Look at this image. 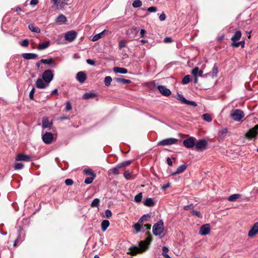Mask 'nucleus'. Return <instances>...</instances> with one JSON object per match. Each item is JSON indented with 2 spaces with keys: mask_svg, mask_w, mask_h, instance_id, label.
<instances>
[{
  "mask_svg": "<svg viewBox=\"0 0 258 258\" xmlns=\"http://www.w3.org/2000/svg\"><path fill=\"white\" fill-rule=\"evenodd\" d=\"M152 240V238L150 236H148L145 241H141L139 242V246H133L130 247L129 249L130 253L132 255H136L138 253H142L145 251L148 247V245L150 243Z\"/></svg>",
  "mask_w": 258,
  "mask_h": 258,
  "instance_id": "nucleus-1",
  "label": "nucleus"
},
{
  "mask_svg": "<svg viewBox=\"0 0 258 258\" xmlns=\"http://www.w3.org/2000/svg\"><path fill=\"white\" fill-rule=\"evenodd\" d=\"M48 85V70H45L36 82V86L39 89H44Z\"/></svg>",
  "mask_w": 258,
  "mask_h": 258,
  "instance_id": "nucleus-2",
  "label": "nucleus"
},
{
  "mask_svg": "<svg viewBox=\"0 0 258 258\" xmlns=\"http://www.w3.org/2000/svg\"><path fill=\"white\" fill-rule=\"evenodd\" d=\"M132 163L130 160L123 161L117 164L115 167L110 169L108 171L109 175L111 174L118 175L120 173V171L123 168L130 165Z\"/></svg>",
  "mask_w": 258,
  "mask_h": 258,
  "instance_id": "nucleus-3",
  "label": "nucleus"
},
{
  "mask_svg": "<svg viewBox=\"0 0 258 258\" xmlns=\"http://www.w3.org/2000/svg\"><path fill=\"white\" fill-rule=\"evenodd\" d=\"M69 0H51L52 8L54 10H60L68 5Z\"/></svg>",
  "mask_w": 258,
  "mask_h": 258,
  "instance_id": "nucleus-4",
  "label": "nucleus"
},
{
  "mask_svg": "<svg viewBox=\"0 0 258 258\" xmlns=\"http://www.w3.org/2000/svg\"><path fill=\"white\" fill-rule=\"evenodd\" d=\"M163 224L164 223L163 220H161L153 225V233L154 235H160L163 232Z\"/></svg>",
  "mask_w": 258,
  "mask_h": 258,
  "instance_id": "nucleus-5",
  "label": "nucleus"
},
{
  "mask_svg": "<svg viewBox=\"0 0 258 258\" xmlns=\"http://www.w3.org/2000/svg\"><path fill=\"white\" fill-rule=\"evenodd\" d=\"M231 117L235 121H240L244 117L243 112L240 109H233L230 112Z\"/></svg>",
  "mask_w": 258,
  "mask_h": 258,
  "instance_id": "nucleus-6",
  "label": "nucleus"
},
{
  "mask_svg": "<svg viewBox=\"0 0 258 258\" xmlns=\"http://www.w3.org/2000/svg\"><path fill=\"white\" fill-rule=\"evenodd\" d=\"M208 145L207 141L205 139H201L195 142V148L197 151H203L206 149Z\"/></svg>",
  "mask_w": 258,
  "mask_h": 258,
  "instance_id": "nucleus-7",
  "label": "nucleus"
},
{
  "mask_svg": "<svg viewBox=\"0 0 258 258\" xmlns=\"http://www.w3.org/2000/svg\"><path fill=\"white\" fill-rule=\"evenodd\" d=\"M178 142V140L175 138H170L164 139L158 143V146H169L176 144Z\"/></svg>",
  "mask_w": 258,
  "mask_h": 258,
  "instance_id": "nucleus-8",
  "label": "nucleus"
},
{
  "mask_svg": "<svg viewBox=\"0 0 258 258\" xmlns=\"http://www.w3.org/2000/svg\"><path fill=\"white\" fill-rule=\"evenodd\" d=\"M258 134V124L254 126V127L250 129L245 134L247 139L250 140L254 138Z\"/></svg>",
  "mask_w": 258,
  "mask_h": 258,
  "instance_id": "nucleus-9",
  "label": "nucleus"
},
{
  "mask_svg": "<svg viewBox=\"0 0 258 258\" xmlns=\"http://www.w3.org/2000/svg\"><path fill=\"white\" fill-rule=\"evenodd\" d=\"M196 139L194 137H189L184 140L183 142V146L188 149H190L195 146Z\"/></svg>",
  "mask_w": 258,
  "mask_h": 258,
  "instance_id": "nucleus-10",
  "label": "nucleus"
},
{
  "mask_svg": "<svg viewBox=\"0 0 258 258\" xmlns=\"http://www.w3.org/2000/svg\"><path fill=\"white\" fill-rule=\"evenodd\" d=\"M77 37V33L73 31L68 32L66 33L64 37L66 40L69 42H72Z\"/></svg>",
  "mask_w": 258,
  "mask_h": 258,
  "instance_id": "nucleus-11",
  "label": "nucleus"
},
{
  "mask_svg": "<svg viewBox=\"0 0 258 258\" xmlns=\"http://www.w3.org/2000/svg\"><path fill=\"white\" fill-rule=\"evenodd\" d=\"M203 71L202 70H199V68L197 67L194 68L191 71V74L194 77H206L208 74L203 75Z\"/></svg>",
  "mask_w": 258,
  "mask_h": 258,
  "instance_id": "nucleus-12",
  "label": "nucleus"
},
{
  "mask_svg": "<svg viewBox=\"0 0 258 258\" xmlns=\"http://www.w3.org/2000/svg\"><path fill=\"white\" fill-rule=\"evenodd\" d=\"M158 89L160 93L165 96H169L171 93L170 90L164 86H158Z\"/></svg>",
  "mask_w": 258,
  "mask_h": 258,
  "instance_id": "nucleus-13",
  "label": "nucleus"
},
{
  "mask_svg": "<svg viewBox=\"0 0 258 258\" xmlns=\"http://www.w3.org/2000/svg\"><path fill=\"white\" fill-rule=\"evenodd\" d=\"M210 225L207 224H205V225H203L201 227L199 233L201 235H206L210 233Z\"/></svg>",
  "mask_w": 258,
  "mask_h": 258,
  "instance_id": "nucleus-14",
  "label": "nucleus"
},
{
  "mask_svg": "<svg viewBox=\"0 0 258 258\" xmlns=\"http://www.w3.org/2000/svg\"><path fill=\"white\" fill-rule=\"evenodd\" d=\"M258 233V222H256L252 226L248 232V235L249 237H253Z\"/></svg>",
  "mask_w": 258,
  "mask_h": 258,
  "instance_id": "nucleus-15",
  "label": "nucleus"
},
{
  "mask_svg": "<svg viewBox=\"0 0 258 258\" xmlns=\"http://www.w3.org/2000/svg\"><path fill=\"white\" fill-rule=\"evenodd\" d=\"M77 80L81 83H84L86 79V75L83 72H79L76 75Z\"/></svg>",
  "mask_w": 258,
  "mask_h": 258,
  "instance_id": "nucleus-16",
  "label": "nucleus"
},
{
  "mask_svg": "<svg viewBox=\"0 0 258 258\" xmlns=\"http://www.w3.org/2000/svg\"><path fill=\"white\" fill-rule=\"evenodd\" d=\"M22 57L26 59H34L38 57V55L33 53H24L22 54Z\"/></svg>",
  "mask_w": 258,
  "mask_h": 258,
  "instance_id": "nucleus-17",
  "label": "nucleus"
},
{
  "mask_svg": "<svg viewBox=\"0 0 258 258\" xmlns=\"http://www.w3.org/2000/svg\"><path fill=\"white\" fill-rule=\"evenodd\" d=\"M30 159V156L21 154H18L16 157V160L17 161H29Z\"/></svg>",
  "mask_w": 258,
  "mask_h": 258,
  "instance_id": "nucleus-18",
  "label": "nucleus"
},
{
  "mask_svg": "<svg viewBox=\"0 0 258 258\" xmlns=\"http://www.w3.org/2000/svg\"><path fill=\"white\" fill-rule=\"evenodd\" d=\"M228 132L226 128H224L221 130L218 133V140L219 141L223 140L226 137Z\"/></svg>",
  "mask_w": 258,
  "mask_h": 258,
  "instance_id": "nucleus-19",
  "label": "nucleus"
},
{
  "mask_svg": "<svg viewBox=\"0 0 258 258\" xmlns=\"http://www.w3.org/2000/svg\"><path fill=\"white\" fill-rule=\"evenodd\" d=\"M55 21L59 24H62L67 21V18L64 15L60 14L56 18Z\"/></svg>",
  "mask_w": 258,
  "mask_h": 258,
  "instance_id": "nucleus-20",
  "label": "nucleus"
},
{
  "mask_svg": "<svg viewBox=\"0 0 258 258\" xmlns=\"http://www.w3.org/2000/svg\"><path fill=\"white\" fill-rule=\"evenodd\" d=\"M186 164H182L180 166H179L176 169V170L172 173V175H176L180 174L184 171V170L186 168Z\"/></svg>",
  "mask_w": 258,
  "mask_h": 258,
  "instance_id": "nucleus-21",
  "label": "nucleus"
},
{
  "mask_svg": "<svg viewBox=\"0 0 258 258\" xmlns=\"http://www.w3.org/2000/svg\"><path fill=\"white\" fill-rule=\"evenodd\" d=\"M113 72L115 73L125 74L127 73V69L125 68H124L115 67L113 68Z\"/></svg>",
  "mask_w": 258,
  "mask_h": 258,
  "instance_id": "nucleus-22",
  "label": "nucleus"
},
{
  "mask_svg": "<svg viewBox=\"0 0 258 258\" xmlns=\"http://www.w3.org/2000/svg\"><path fill=\"white\" fill-rule=\"evenodd\" d=\"M133 227L136 230L137 233L141 231L144 232V230H142V229H143V223H139V220H138L137 223L135 224L133 226Z\"/></svg>",
  "mask_w": 258,
  "mask_h": 258,
  "instance_id": "nucleus-23",
  "label": "nucleus"
},
{
  "mask_svg": "<svg viewBox=\"0 0 258 258\" xmlns=\"http://www.w3.org/2000/svg\"><path fill=\"white\" fill-rule=\"evenodd\" d=\"M241 36V33L240 31H237L235 32L233 36L231 37V40L233 43L235 42L236 41L238 40Z\"/></svg>",
  "mask_w": 258,
  "mask_h": 258,
  "instance_id": "nucleus-24",
  "label": "nucleus"
},
{
  "mask_svg": "<svg viewBox=\"0 0 258 258\" xmlns=\"http://www.w3.org/2000/svg\"><path fill=\"white\" fill-rule=\"evenodd\" d=\"M110 225V222L107 220H104L102 221L101 227L102 231H105Z\"/></svg>",
  "mask_w": 258,
  "mask_h": 258,
  "instance_id": "nucleus-25",
  "label": "nucleus"
},
{
  "mask_svg": "<svg viewBox=\"0 0 258 258\" xmlns=\"http://www.w3.org/2000/svg\"><path fill=\"white\" fill-rule=\"evenodd\" d=\"M144 204L146 206L150 207H153L155 205V203L152 198H147L144 202Z\"/></svg>",
  "mask_w": 258,
  "mask_h": 258,
  "instance_id": "nucleus-26",
  "label": "nucleus"
},
{
  "mask_svg": "<svg viewBox=\"0 0 258 258\" xmlns=\"http://www.w3.org/2000/svg\"><path fill=\"white\" fill-rule=\"evenodd\" d=\"M96 96V94L94 93H86L83 94V98L84 99H89L90 98L95 97Z\"/></svg>",
  "mask_w": 258,
  "mask_h": 258,
  "instance_id": "nucleus-27",
  "label": "nucleus"
},
{
  "mask_svg": "<svg viewBox=\"0 0 258 258\" xmlns=\"http://www.w3.org/2000/svg\"><path fill=\"white\" fill-rule=\"evenodd\" d=\"M241 197L240 194H233L228 198V200L230 202H234Z\"/></svg>",
  "mask_w": 258,
  "mask_h": 258,
  "instance_id": "nucleus-28",
  "label": "nucleus"
},
{
  "mask_svg": "<svg viewBox=\"0 0 258 258\" xmlns=\"http://www.w3.org/2000/svg\"><path fill=\"white\" fill-rule=\"evenodd\" d=\"M57 138V134L54 131L53 133L49 132V144Z\"/></svg>",
  "mask_w": 258,
  "mask_h": 258,
  "instance_id": "nucleus-29",
  "label": "nucleus"
},
{
  "mask_svg": "<svg viewBox=\"0 0 258 258\" xmlns=\"http://www.w3.org/2000/svg\"><path fill=\"white\" fill-rule=\"evenodd\" d=\"M176 98L177 100H178V101H180L182 103L184 104H185L187 101V99L185 98H184L182 95L180 94L179 93L177 94Z\"/></svg>",
  "mask_w": 258,
  "mask_h": 258,
  "instance_id": "nucleus-30",
  "label": "nucleus"
},
{
  "mask_svg": "<svg viewBox=\"0 0 258 258\" xmlns=\"http://www.w3.org/2000/svg\"><path fill=\"white\" fill-rule=\"evenodd\" d=\"M116 81L117 83H120L122 84H130L131 83V81L128 79H125L121 78H118L116 79Z\"/></svg>",
  "mask_w": 258,
  "mask_h": 258,
  "instance_id": "nucleus-31",
  "label": "nucleus"
},
{
  "mask_svg": "<svg viewBox=\"0 0 258 258\" xmlns=\"http://www.w3.org/2000/svg\"><path fill=\"white\" fill-rule=\"evenodd\" d=\"M42 128L43 130L44 128H46L48 127V118L47 117H44L42 120ZM42 133H43V131H42Z\"/></svg>",
  "mask_w": 258,
  "mask_h": 258,
  "instance_id": "nucleus-32",
  "label": "nucleus"
},
{
  "mask_svg": "<svg viewBox=\"0 0 258 258\" xmlns=\"http://www.w3.org/2000/svg\"><path fill=\"white\" fill-rule=\"evenodd\" d=\"M142 5V2L140 0H135L133 3L132 6L135 8H138L141 7Z\"/></svg>",
  "mask_w": 258,
  "mask_h": 258,
  "instance_id": "nucleus-33",
  "label": "nucleus"
},
{
  "mask_svg": "<svg viewBox=\"0 0 258 258\" xmlns=\"http://www.w3.org/2000/svg\"><path fill=\"white\" fill-rule=\"evenodd\" d=\"M28 27L29 29L32 32L39 33L40 31V29L38 27H35L33 24H29Z\"/></svg>",
  "mask_w": 258,
  "mask_h": 258,
  "instance_id": "nucleus-34",
  "label": "nucleus"
},
{
  "mask_svg": "<svg viewBox=\"0 0 258 258\" xmlns=\"http://www.w3.org/2000/svg\"><path fill=\"white\" fill-rule=\"evenodd\" d=\"M48 46V41H46L39 44L38 49L39 50H42L47 48Z\"/></svg>",
  "mask_w": 258,
  "mask_h": 258,
  "instance_id": "nucleus-35",
  "label": "nucleus"
},
{
  "mask_svg": "<svg viewBox=\"0 0 258 258\" xmlns=\"http://www.w3.org/2000/svg\"><path fill=\"white\" fill-rule=\"evenodd\" d=\"M124 177L127 180L131 179L132 178V172H130L129 170L125 171L124 172Z\"/></svg>",
  "mask_w": 258,
  "mask_h": 258,
  "instance_id": "nucleus-36",
  "label": "nucleus"
},
{
  "mask_svg": "<svg viewBox=\"0 0 258 258\" xmlns=\"http://www.w3.org/2000/svg\"><path fill=\"white\" fill-rule=\"evenodd\" d=\"M218 73V67L216 66V64H214V66L213 68V69H212V77L214 78V77H217Z\"/></svg>",
  "mask_w": 258,
  "mask_h": 258,
  "instance_id": "nucleus-37",
  "label": "nucleus"
},
{
  "mask_svg": "<svg viewBox=\"0 0 258 258\" xmlns=\"http://www.w3.org/2000/svg\"><path fill=\"white\" fill-rule=\"evenodd\" d=\"M100 200L99 199L96 198L93 200L91 204L92 207H97L99 206Z\"/></svg>",
  "mask_w": 258,
  "mask_h": 258,
  "instance_id": "nucleus-38",
  "label": "nucleus"
},
{
  "mask_svg": "<svg viewBox=\"0 0 258 258\" xmlns=\"http://www.w3.org/2000/svg\"><path fill=\"white\" fill-rule=\"evenodd\" d=\"M142 197H143L142 193V192L139 193L135 196V199H134L135 201L138 203H140L142 201Z\"/></svg>",
  "mask_w": 258,
  "mask_h": 258,
  "instance_id": "nucleus-39",
  "label": "nucleus"
},
{
  "mask_svg": "<svg viewBox=\"0 0 258 258\" xmlns=\"http://www.w3.org/2000/svg\"><path fill=\"white\" fill-rule=\"evenodd\" d=\"M43 141L46 144H48V132H45L42 135V137Z\"/></svg>",
  "mask_w": 258,
  "mask_h": 258,
  "instance_id": "nucleus-40",
  "label": "nucleus"
},
{
  "mask_svg": "<svg viewBox=\"0 0 258 258\" xmlns=\"http://www.w3.org/2000/svg\"><path fill=\"white\" fill-rule=\"evenodd\" d=\"M105 32L104 31H103L102 32L97 34L96 35H94L92 38V41H96L98 40H99L100 38H101V36L103 35V33Z\"/></svg>",
  "mask_w": 258,
  "mask_h": 258,
  "instance_id": "nucleus-41",
  "label": "nucleus"
},
{
  "mask_svg": "<svg viewBox=\"0 0 258 258\" xmlns=\"http://www.w3.org/2000/svg\"><path fill=\"white\" fill-rule=\"evenodd\" d=\"M150 217V215L149 214H144L139 220V223H143V221H147L148 219Z\"/></svg>",
  "mask_w": 258,
  "mask_h": 258,
  "instance_id": "nucleus-42",
  "label": "nucleus"
},
{
  "mask_svg": "<svg viewBox=\"0 0 258 258\" xmlns=\"http://www.w3.org/2000/svg\"><path fill=\"white\" fill-rule=\"evenodd\" d=\"M112 81V78L110 76H107L104 79V83L106 86H109Z\"/></svg>",
  "mask_w": 258,
  "mask_h": 258,
  "instance_id": "nucleus-43",
  "label": "nucleus"
},
{
  "mask_svg": "<svg viewBox=\"0 0 258 258\" xmlns=\"http://www.w3.org/2000/svg\"><path fill=\"white\" fill-rule=\"evenodd\" d=\"M203 119L208 121V122H211L212 120V118L211 117L210 115L208 113H205L203 115Z\"/></svg>",
  "mask_w": 258,
  "mask_h": 258,
  "instance_id": "nucleus-44",
  "label": "nucleus"
},
{
  "mask_svg": "<svg viewBox=\"0 0 258 258\" xmlns=\"http://www.w3.org/2000/svg\"><path fill=\"white\" fill-rule=\"evenodd\" d=\"M190 81L189 75H186L184 77L182 80V83L184 85L188 84Z\"/></svg>",
  "mask_w": 258,
  "mask_h": 258,
  "instance_id": "nucleus-45",
  "label": "nucleus"
},
{
  "mask_svg": "<svg viewBox=\"0 0 258 258\" xmlns=\"http://www.w3.org/2000/svg\"><path fill=\"white\" fill-rule=\"evenodd\" d=\"M244 41L242 40L238 42H234L232 43V46L234 47H238L240 45H241L242 47H244Z\"/></svg>",
  "mask_w": 258,
  "mask_h": 258,
  "instance_id": "nucleus-46",
  "label": "nucleus"
},
{
  "mask_svg": "<svg viewBox=\"0 0 258 258\" xmlns=\"http://www.w3.org/2000/svg\"><path fill=\"white\" fill-rule=\"evenodd\" d=\"M83 172L86 174L89 175H93L95 176V174L92 172L91 170L89 168H86L83 170Z\"/></svg>",
  "mask_w": 258,
  "mask_h": 258,
  "instance_id": "nucleus-47",
  "label": "nucleus"
},
{
  "mask_svg": "<svg viewBox=\"0 0 258 258\" xmlns=\"http://www.w3.org/2000/svg\"><path fill=\"white\" fill-rule=\"evenodd\" d=\"M24 167V164L21 163H16L15 164V169L16 170H20Z\"/></svg>",
  "mask_w": 258,
  "mask_h": 258,
  "instance_id": "nucleus-48",
  "label": "nucleus"
},
{
  "mask_svg": "<svg viewBox=\"0 0 258 258\" xmlns=\"http://www.w3.org/2000/svg\"><path fill=\"white\" fill-rule=\"evenodd\" d=\"M125 43L126 41L124 40H122L119 42L118 44V48L119 49H122L123 47H125Z\"/></svg>",
  "mask_w": 258,
  "mask_h": 258,
  "instance_id": "nucleus-49",
  "label": "nucleus"
},
{
  "mask_svg": "<svg viewBox=\"0 0 258 258\" xmlns=\"http://www.w3.org/2000/svg\"><path fill=\"white\" fill-rule=\"evenodd\" d=\"M94 177H88L85 179L84 182L86 184H91L92 183V182L94 180Z\"/></svg>",
  "mask_w": 258,
  "mask_h": 258,
  "instance_id": "nucleus-50",
  "label": "nucleus"
},
{
  "mask_svg": "<svg viewBox=\"0 0 258 258\" xmlns=\"http://www.w3.org/2000/svg\"><path fill=\"white\" fill-rule=\"evenodd\" d=\"M72 108V106L71 103L69 101H67L66 106V107L64 109L65 111H69L70 110H71Z\"/></svg>",
  "mask_w": 258,
  "mask_h": 258,
  "instance_id": "nucleus-51",
  "label": "nucleus"
},
{
  "mask_svg": "<svg viewBox=\"0 0 258 258\" xmlns=\"http://www.w3.org/2000/svg\"><path fill=\"white\" fill-rule=\"evenodd\" d=\"M66 185L68 186L72 185L74 183V181L71 178H68L64 180Z\"/></svg>",
  "mask_w": 258,
  "mask_h": 258,
  "instance_id": "nucleus-52",
  "label": "nucleus"
},
{
  "mask_svg": "<svg viewBox=\"0 0 258 258\" xmlns=\"http://www.w3.org/2000/svg\"><path fill=\"white\" fill-rule=\"evenodd\" d=\"M157 9L156 7H150L147 9V11L150 13H155L157 11Z\"/></svg>",
  "mask_w": 258,
  "mask_h": 258,
  "instance_id": "nucleus-53",
  "label": "nucleus"
},
{
  "mask_svg": "<svg viewBox=\"0 0 258 258\" xmlns=\"http://www.w3.org/2000/svg\"><path fill=\"white\" fill-rule=\"evenodd\" d=\"M192 214L193 215H196L199 218H202V215L200 213V212L199 211L197 210H193L191 212Z\"/></svg>",
  "mask_w": 258,
  "mask_h": 258,
  "instance_id": "nucleus-54",
  "label": "nucleus"
},
{
  "mask_svg": "<svg viewBox=\"0 0 258 258\" xmlns=\"http://www.w3.org/2000/svg\"><path fill=\"white\" fill-rule=\"evenodd\" d=\"M105 215L107 218H110L112 216V212L110 210L107 209L105 211Z\"/></svg>",
  "mask_w": 258,
  "mask_h": 258,
  "instance_id": "nucleus-55",
  "label": "nucleus"
},
{
  "mask_svg": "<svg viewBox=\"0 0 258 258\" xmlns=\"http://www.w3.org/2000/svg\"><path fill=\"white\" fill-rule=\"evenodd\" d=\"M185 104H187V105H191V106H197V104L196 102L195 101H189V100H187V101L185 103Z\"/></svg>",
  "mask_w": 258,
  "mask_h": 258,
  "instance_id": "nucleus-56",
  "label": "nucleus"
},
{
  "mask_svg": "<svg viewBox=\"0 0 258 258\" xmlns=\"http://www.w3.org/2000/svg\"><path fill=\"white\" fill-rule=\"evenodd\" d=\"M172 41H173V40H172V38L170 37H166L163 40V42L166 43H171Z\"/></svg>",
  "mask_w": 258,
  "mask_h": 258,
  "instance_id": "nucleus-57",
  "label": "nucleus"
},
{
  "mask_svg": "<svg viewBox=\"0 0 258 258\" xmlns=\"http://www.w3.org/2000/svg\"><path fill=\"white\" fill-rule=\"evenodd\" d=\"M194 208V204H191L190 205H188L184 206L183 209L185 210H189L193 209Z\"/></svg>",
  "mask_w": 258,
  "mask_h": 258,
  "instance_id": "nucleus-58",
  "label": "nucleus"
},
{
  "mask_svg": "<svg viewBox=\"0 0 258 258\" xmlns=\"http://www.w3.org/2000/svg\"><path fill=\"white\" fill-rule=\"evenodd\" d=\"M21 45L23 47H26L29 44V41L27 39H25L21 42Z\"/></svg>",
  "mask_w": 258,
  "mask_h": 258,
  "instance_id": "nucleus-59",
  "label": "nucleus"
},
{
  "mask_svg": "<svg viewBox=\"0 0 258 258\" xmlns=\"http://www.w3.org/2000/svg\"><path fill=\"white\" fill-rule=\"evenodd\" d=\"M34 93H35V88H33L29 93V98L30 99H33Z\"/></svg>",
  "mask_w": 258,
  "mask_h": 258,
  "instance_id": "nucleus-60",
  "label": "nucleus"
},
{
  "mask_svg": "<svg viewBox=\"0 0 258 258\" xmlns=\"http://www.w3.org/2000/svg\"><path fill=\"white\" fill-rule=\"evenodd\" d=\"M86 62L88 64H90L91 66H95V61L91 59H87L86 60Z\"/></svg>",
  "mask_w": 258,
  "mask_h": 258,
  "instance_id": "nucleus-61",
  "label": "nucleus"
},
{
  "mask_svg": "<svg viewBox=\"0 0 258 258\" xmlns=\"http://www.w3.org/2000/svg\"><path fill=\"white\" fill-rule=\"evenodd\" d=\"M166 17V15L164 13H162L161 15H160L159 18L161 21H163L165 20Z\"/></svg>",
  "mask_w": 258,
  "mask_h": 258,
  "instance_id": "nucleus-62",
  "label": "nucleus"
},
{
  "mask_svg": "<svg viewBox=\"0 0 258 258\" xmlns=\"http://www.w3.org/2000/svg\"><path fill=\"white\" fill-rule=\"evenodd\" d=\"M146 33V31L145 29H141L140 33V37H141V38L144 37Z\"/></svg>",
  "mask_w": 258,
  "mask_h": 258,
  "instance_id": "nucleus-63",
  "label": "nucleus"
},
{
  "mask_svg": "<svg viewBox=\"0 0 258 258\" xmlns=\"http://www.w3.org/2000/svg\"><path fill=\"white\" fill-rule=\"evenodd\" d=\"M168 248L166 246H163L162 247V254L163 255L164 254L167 253L168 252Z\"/></svg>",
  "mask_w": 258,
  "mask_h": 258,
  "instance_id": "nucleus-64",
  "label": "nucleus"
}]
</instances>
